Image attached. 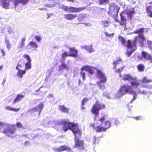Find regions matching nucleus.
I'll list each match as a JSON object with an SVG mask.
<instances>
[{"label": "nucleus", "instance_id": "obj_1", "mask_svg": "<svg viewBox=\"0 0 152 152\" xmlns=\"http://www.w3.org/2000/svg\"><path fill=\"white\" fill-rule=\"evenodd\" d=\"M107 118V115H105L99 119V121L101 122L100 124L95 126V124L93 123L91 125V126L95 130L96 132H105L111 126V124L110 121L107 120L104 122Z\"/></svg>", "mask_w": 152, "mask_h": 152}, {"label": "nucleus", "instance_id": "obj_2", "mask_svg": "<svg viewBox=\"0 0 152 152\" xmlns=\"http://www.w3.org/2000/svg\"><path fill=\"white\" fill-rule=\"evenodd\" d=\"M97 76L100 80L97 82V84L101 89H104L105 88L104 83L107 81V78L104 73L99 69L97 70Z\"/></svg>", "mask_w": 152, "mask_h": 152}, {"label": "nucleus", "instance_id": "obj_3", "mask_svg": "<svg viewBox=\"0 0 152 152\" xmlns=\"http://www.w3.org/2000/svg\"><path fill=\"white\" fill-rule=\"evenodd\" d=\"M120 7L116 4L111 3L109 5V10L107 12L109 16L114 18L118 16V11Z\"/></svg>", "mask_w": 152, "mask_h": 152}, {"label": "nucleus", "instance_id": "obj_4", "mask_svg": "<svg viewBox=\"0 0 152 152\" xmlns=\"http://www.w3.org/2000/svg\"><path fill=\"white\" fill-rule=\"evenodd\" d=\"M105 108V105L101 104L99 101H96L93 104L91 108V113L96 116H98L99 115V111Z\"/></svg>", "mask_w": 152, "mask_h": 152}, {"label": "nucleus", "instance_id": "obj_5", "mask_svg": "<svg viewBox=\"0 0 152 152\" xmlns=\"http://www.w3.org/2000/svg\"><path fill=\"white\" fill-rule=\"evenodd\" d=\"M131 90H133L130 86L127 84H124L121 86L118 93L120 96H122L128 93L130 94Z\"/></svg>", "mask_w": 152, "mask_h": 152}, {"label": "nucleus", "instance_id": "obj_6", "mask_svg": "<svg viewBox=\"0 0 152 152\" xmlns=\"http://www.w3.org/2000/svg\"><path fill=\"white\" fill-rule=\"evenodd\" d=\"M79 138H80L78 136L75 137V144L73 148H77L80 150H83L84 149V141L83 140H80Z\"/></svg>", "mask_w": 152, "mask_h": 152}, {"label": "nucleus", "instance_id": "obj_7", "mask_svg": "<svg viewBox=\"0 0 152 152\" xmlns=\"http://www.w3.org/2000/svg\"><path fill=\"white\" fill-rule=\"evenodd\" d=\"M24 61L22 59H20L19 61L17 66L16 67V69L18 70L17 73V76L20 78H22L23 75L26 73L25 70H22L20 69L23 67L22 64H23Z\"/></svg>", "mask_w": 152, "mask_h": 152}, {"label": "nucleus", "instance_id": "obj_8", "mask_svg": "<svg viewBox=\"0 0 152 152\" xmlns=\"http://www.w3.org/2000/svg\"><path fill=\"white\" fill-rule=\"evenodd\" d=\"M70 130L74 133L75 137L78 136L80 138L81 137L82 134L81 132L79 129L77 124L72 123Z\"/></svg>", "mask_w": 152, "mask_h": 152}, {"label": "nucleus", "instance_id": "obj_9", "mask_svg": "<svg viewBox=\"0 0 152 152\" xmlns=\"http://www.w3.org/2000/svg\"><path fill=\"white\" fill-rule=\"evenodd\" d=\"M138 41L137 39V37H134V40L132 41L130 40H128L127 41V44L126 46L127 48L130 49H135L136 50L137 49L136 46L137 41Z\"/></svg>", "mask_w": 152, "mask_h": 152}, {"label": "nucleus", "instance_id": "obj_10", "mask_svg": "<svg viewBox=\"0 0 152 152\" xmlns=\"http://www.w3.org/2000/svg\"><path fill=\"white\" fill-rule=\"evenodd\" d=\"M0 130L3 133L7 134V136H9L10 125L9 124L0 122Z\"/></svg>", "mask_w": 152, "mask_h": 152}, {"label": "nucleus", "instance_id": "obj_11", "mask_svg": "<svg viewBox=\"0 0 152 152\" xmlns=\"http://www.w3.org/2000/svg\"><path fill=\"white\" fill-rule=\"evenodd\" d=\"M54 150L55 152H60L65 151L70 152L72 151V148L67 145H63L60 146L58 148H54Z\"/></svg>", "mask_w": 152, "mask_h": 152}, {"label": "nucleus", "instance_id": "obj_12", "mask_svg": "<svg viewBox=\"0 0 152 152\" xmlns=\"http://www.w3.org/2000/svg\"><path fill=\"white\" fill-rule=\"evenodd\" d=\"M60 124L62 125V129L64 132H66L68 130L70 129L72 123L66 121H62Z\"/></svg>", "mask_w": 152, "mask_h": 152}, {"label": "nucleus", "instance_id": "obj_13", "mask_svg": "<svg viewBox=\"0 0 152 152\" xmlns=\"http://www.w3.org/2000/svg\"><path fill=\"white\" fill-rule=\"evenodd\" d=\"M126 13L124 12H122L120 14L121 19L119 24L121 26H126L127 19L125 16Z\"/></svg>", "mask_w": 152, "mask_h": 152}, {"label": "nucleus", "instance_id": "obj_14", "mask_svg": "<svg viewBox=\"0 0 152 152\" xmlns=\"http://www.w3.org/2000/svg\"><path fill=\"white\" fill-rule=\"evenodd\" d=\"M81 70H85L88 73H90L91 75H92L94 72L95 70L98 69L94 67L91 66H83L81 69Z\"/></svg>", "mask_w": 152, "mask_h": 152}, {"label": "nucleus", "instance_id": "obj_15", "mask_svg": "<svg viewBox=\"0 0 152 152\" xmlns=\"http://www.w3.org/2000/svg\"><path fill=\"white\" fill-rule=\"evenodd\" d=\"M23 57L25 58H26L28 61L25 64V70L26 71V70L31 69V60L30 56L26 54H24Z\"/></svg>", "mask_w": 152, "mask_h": 152}, {"label": "nucleus", "instance_id": "obj_16", "mask_svg": "<svg viewBox=\"0 0 152 152\" xmlns=\"http://www.w3.org/2000/svg\"><path fill=\"white\" fill-rule=\"evenodd\" d=\"M86 8L85 7H69V11L72 13H77L81 12L85 10Z\"/></svg>", "mask_w": 152, "mask_h": 152}, {"label": "nucleus", "instance_id": "obj_17", "mask_svg": "<svg viewBox=\"0 0 152 152\" xmlns=\"http://www.w3.org/2000/svg\"><path fill=\"white\" fill-rule=\"evenodd\" d=\"M69 55L70 57L75 58L78 56V51L75 47L70 48H69Z\"/></svg>", "mask_w": 152, "mask_h": 152}, {"label": "nucleus", "instance_id": "obj_18", "mask_svg": "<svg viewBox=\"0 0 152 152\" xmlns=\"http://www.w3.org/2000/svg\"><path fill=\"white\" fill-rule=\"evenodd\" d=\"M77 14H66L64 15V18L67 20H74L77 17Z\"/></svg>", "mask_w": 152, "mask_h": 152}, {"label": "nucleus", "instance_id": "obj_19", "mask_svg": "<svg viewBox=\"0 0 152 152\" xmlns=\"http://www.w3.org/2000/svg\"><path fill=\"white\" fill-rule=\"evenodd\" d=\"M38 47L37 44L35 42L32 41L28 44L26 48H33L34 50H36L37 48Z\"/></svg>", "mask_w": 152, "mask_h": 152}, {"label": "nucleus", "instance_id": "obj_20", "mask_svg": "<svg viewBox=\"0 0 152 152\" xmlns=\"http://www.w3.org/2000/svg\"><path fill=\"white\" fill-rule=\"evenodd\" d=\"M137 37V39L138 41H137V44H138L140 46H143V41L145 40V38L143 35H139V36H135Z\"/></svg>", "mask_w": 152, "mask_h": 152}, {"label": "nucleus", "instance_id": "obj_21", "mask_svg": "<svg viewBox=\"0 0 152 152\" xmlns=\"http://www.w3.org/2000/svg\"><path fill=\"white\" fill-rule=\"evenodd\" d=\"M145 10L148 16L152 18V4L146 6Z\"/></svg>", "mask_w": 152, "mask_h": 152}, {"label": "nucleus", "instance_id": "obj_22", "mask_svg": "<svg viewBox=\"0 0 152 152\" xmlns=\"http://www.w3.org/2000/svg\"><path fill=\"white\" fill-rule=\"evenodd\" d=\"M10 1L9 0H0L1 6L3 8L7 9L9 8Z\"/></svg>", "mask_w": 152, "mask_h": 152}, {"label": "nucleus", "instance_id": "obj_23", "mask_svg": "<svg viewBox=\"0 0 152 152\" xmlns=\"http://www.w3.org/2000/svg\"><path fill=\"white\" fill-rule=\"evenodd\" d=\"M142 57L145 59L148 60H152V56L145 52L142 51L141 52Z\"/></svg>", "mask_w": 152, "mask_h": 152}, {"label": "nucleus", "instance_id": "obj_24", "mask_svg": "<svg viewBox=\"0 0 152 152\" xmlns=\"http://www.w3.org/2000/svg\"><path fill=\"white\" fill-rule=\"evenodd\" d=\"M58 109L59 110L64 113H68L69 112V109L65 107L64 105H59Z\"/></svg>", "mask_w": 152, "mask_h": 152}, {"label": "nucleus", "instance_id": "obj_25", "mask_svg": "<svg viewBox=\"0 0 152 152\" xmlns=\"http://www.w3.org/2000/svg\"><path fill=\"white\" fill-rule=\"evenodd\" d=\"M61 64L58 66L59 71H61L65 69L67 70L69 69V68L68 67L67 65L65 64L64 62H61Z\"/></svg>", "mask_w": 152, "mask_h": 152}, {"label": "nucleus", "instance_id": "obj_26", "mask_svg": "<svg viewBox=\"0 0 152 152\" xmlns=\"http://www.w3.org/2000/svg\"><path fill=\"white\" fill-rule=\"evenodd\" d=\"M24 97L25 95H24L18 94L13 101V103H15L21 101Z\"/></svg>", "mask_w": 152, "mask_h": 152}, {"label": "nucleus", "instance_id": "obj_27", "mask_svg": "<svg viewBox=\"0 0 152 152\" xmlns=\"http://www.w3.org/2000/svg\"><path fill=\"white\" fill-rule=\"evenodd\" d=\"M135 13V12L134 10L132 11H128L126 12V14L128 15V18L130 20H131L134 17V15Z\"/></svg>", "mask_w": 152, "mask_h": 152}, {"label": "nucleus", "instance_id": "obj_28", "mask_svg": "<svg viewBox=\"0 0 152 152\" xmlns=\"http://www.w3.org/2000/svg\"><path fill=\"white\" fill-rule=\"evenodd\" d=\"M44 107L43 103H40L36 107L39 113V114L40 115Z\"/></svg>", "mask_w": 152, "mask_h": 152}, {"label": "nucleus", "instance_id": "obj_29", "mask_svg": "<svg viewBox=\"0 0 152 152\" xmlns=\"http://www.w3.org/2000/svg\"><path fill=\"white\" fill-rule=\"evenodd\" d=\"M123 79L124 81L133 80V78L132 76L129 74H124L123 75Z\"/></svg>", "mask_w": 152, "mask_h": 152}, {"label": "nucleus", "instance_id": "obj_30", "mask_svg": "<svg viewBox=\"0 0 152 152\" xmlns=\"http://www.w3.org/2000/svg\"><path fill=\"white\" fill-rule=\"evenodd\" d=\"M29 1V0H18V1H17L15 2V6H16L20 4H21L23 5H26Z\"/></svg>", "mask_w": 152, "mask_h": 152}, {"label": "nucleus", "instance_id": "obj_31", "mask_svg": "<svg viewBox=\"0 0 152 152\" xmlns=\"http://www.w3.org/2000/svg\"><path fill=\"white\" fill-rule=\"evenodd\" d=\"M83 48L88 52L91 53L94 51L93 49L92 48L91 45L90 46H84Z\"/></svg>", "mask_w": 152, "mask_h": 152}, {"label": "nucleus", "instance_id": "obj_32", "mask_svg": "<svg viewBox=\"0 0 152 152\" xmlns=\"http://www.w3.org/2000/svg\"><path fill=\"white\" fill-rule=\"evenodd\" d=\"M138 71L140 72H142L144 71L145 67L143 64H140L137 66Z\"/></svg>", "mask_w": 152, "mask_h": 152}, {"label": "nucleus", "instance_id": "obj_33", "mask_svg": "<svg viewBox=\"0 0 152 152\" xmlns=\"http://www.w3.org/2000/svg\"><path fill=\"white\" fill-rule=\"evenodd\" d=\"M26 39V38L25 37H23L21 39V43L18 45V46L19 48H22L25 46V42Z\"/></svg>", "mask_w": 152, "mask_h": 152}, {"label": "nucleus", "instance_id": "obj_34", "mask_svg": "<svg viewBox=\"0 0 152 152\" xmlns=\"http://www.w3.org/2000/svg\"><path fill=\"white\" fill-rule=\"evenodd\" d=\"M89 99L87 97L84 98L82 99L81 101V108L83 110H84L85 108L84 106L85 105V103L88 101Z\"/></svg>", "mask_w": 152, "mask_h": 152}, {"label": "nucleus", "instance_id": "obj_35", "mask_svg": "<svg viewBox=\"0 0 152 152\" xmlns=\"http://www.w3.org/2000/svg\"><path fill=\"white\" fill-rule=\"evenodd\" d=\"M141 81L143 83H149L152 82V80L148 79L146 77H142Z\"/></svg>", "mask_w": 152, "mask_h": 152}, {"label": "nucleus", "instance_id": "obj_36", "mask_svg": "<svg viewBox=\"0 0 152 152\" xmlns=\"http://www.w3.org/2000/svg\"><path fill=\"white\" fill-rule=\"evenodd\" d=\"M130 94H131L133 95V96L131 101H130L131 103H132L133 101L135 100L137 98V94L136 92L133 91L131 90L130 92Z\"/></svg>", "mask_w": 152, "mask_h": 152}, {"label": "nucleus", "instance_id": "obj_37", "mask_svg": "<svg viewBox=\"0 0 152 152\" xmlns=\"http://www.w3.org/2000/svg\"><path fill=\"white\" fill-rule=\"evenodd\" d=\"M144 31V28H140L138 30H137L134 32V33L136 34H139V35H142Z\"/></svg>", "mask_w": 152, "mask_h": 152}, {"label": "nucleus", "instance_id": "obj_38", "mask_svg": "<svg viewBox=\"0 0 152 152\" xmlns=\"http://www.w3.org/2000/svg\"><path fill=\"white\" fill-rule=\"evenodd\" d=\"M119 41L122 43V44L124 46H126V40L124 38L121 36H119L118 37Z\"/></svg>", "mask_w": 152, "mask_h": 152}, {"label": "nucleus", "instance_id": "obj_39", "mask_svg": "<svg viewBox=\"0 0 152 152\" xmlns=\"http://www.w3.org/2000/svg\"><path fill=\"white\" fill-rule=\"evenodd\" d=\"M122 61V60L120 58L118 57L117 58V59L116 61H114L113 63V64L114 66H115L114 67V69H115L116 67V65L117 64H119L120 62H121Z\"/></svg>", "mask_w": 152, "mask_h": 152}, {"label": "nucleus", "instance_id": "obj_40", "mask_svg": "<svg viewBox=\"0 0 152 152\" xmlns=\"http://www.w3.org/2000/svg\"><path fill=\"white\" fill-rule=\"evenodd\" d=\"M131 84L132 86H135L136 88L138 87L140 85V83L137 80H135L131 82Z\"/></svg>", "mask_w": 152, "mask_h": 152}, {"label": "nucleus", "instance_id": "obj_41", "mask_svg": "<svg viewBox=\"0 0 152 152\" xmlns=\"http://www.w3.org/2000/svg\"><path fill=\"white\" fill-rule=\"evenodd\" d=\"M145 88H147L148 90V92L150 94H152V85H149L148 86L144 87Z\"/></svg>", "mask_w": 152, "mask_h": 152}, {"label": "nucleus", "instance_id": "obj_42", "mask_svg": "<svg viewBox=\"0 0 152 152\" xmlns=\"http://www.w3.org/2000/svg\"><path fill=\"white\" fill-rule=\"evenodd\" d=\"M16 129V127L15 125H12L10 126V134H13L15 132Z\"/></svg>", "mask_w": 152, "mask_h": 152}, {"label": "nucleus", "instance_id": "obj_43", "mask_svg": "<svg viewBox=\"0 0 152 152\" xmlns=\"http://www.w3.org/2000/svg\"><path fill=\"white\" fill-rule=\"evenodd\" d=\"M67 56H70V55L69 54H68L67 52L66 51L63 53L61 55V57L63 59H65L66 57Z\"/></svg>", "mask_w": 152, "mask_h": 152}, {"label": "nucleus", "instance_id": "obj_44", "mask_svg": "<svg viewBox=\"0 0 152 152\" xmlns=\"http://www.w3.org/2000/svg\"><path fill=\"white\" fill-rule=\"evenodd\" d=\"M99 4L100 5H102L104 3H108L109 0H99Z\"/></svg>", "mask_w": 152, "mask_h": 152}, {"label": "nucleus", "instance_id": "obj_45", "mask_svg": "<svg viewBox=\"0 0 152 152\" xmlns=\"http://www.w3.org/2000/svg\"><path fill=\"white\" fill-rule=\"evenodd\" d=\"M81 70V71L80 72V75L82 76L83 79L84 80H85L86 79V74L85 72L83 71L84 70Z\"/></svg>", "mask_w": 152, "mask_h": 152}, {"label": "nucleus", "instance_id": "obj_46", "mask_svg": "<svg viewBox=\"0 0 152 152\" xmlns=\"http://www.w3.org/2000/svg\"><path fill=\"white\" fill-rule=\"evenodd\" d=\"M62 9L65 12H68L69 10V7L67 6L63 5L62 6Z\"/></svg>", "mask_w": 152, "mask_h": 152}, {"label": "nucleus", "instance_id": "obj_47", "mask_svg": "<svg viewBox=\"0 0 152 152\" xmlns=\"http://www.w3.org/2000/svg\"><path fill=\"white\" fill-rule=\"evenodd\" d=\"M54 1V0H51L50 1V4H48V6L50 7H53L56 4V3H57L55 2Z\"/></svg>", "mask_w": 152, "mask_h": 152}, {"label": "nucleus", "instance_id": "obj_48", "mask_svg": "<svg viewBox=\"0 0 152 152\" xmlns=\"http://www.w3.org/2000/svg\"><path fill=\"white\" fill-rule=\"evenodd\" d=\"M130 51H128L126 53V54L128 57L130 56L132 53L134 52L135 50V49H131Z\"/></svg>", "mask_w": 152, "mask_h": 152}, {"label": "nucleus", "instance_id": "obj_49", "mask_svg": "<svg viewBox=\"0 0 152 152\" xmlns=\"http://www.w3.org/2000/svg\"><path fill=\"white\" fill-rule=\"evenodd\" d=\"M147 44L149 49L152 51V42L150 41H147Z\"/></svg>", "mask_w": 152, "mask_h": 152}, {"label": "nucleus", "instance_id": "obj_50", "mask_svg": "<svg viewBox=\"0 0 152 152\" xmlns=\"http://www.w3.org/2000/svg\"><path fill=\"white\" fill-rule=\"evenodd\" d=\"M9 39L8 37H6L5 39V43L7 45V47L9 48Z\"/></svg>", "mask_w": 152, "mask_h": 152}, {"label": "nucleus", "instance_id": "obj_51", "mask_svg": "<svg viewBox=\"0 0 152 152\" xmlns=\"http://www.w3.org/2000/svg\"><path fill=\"white\" fill-rule=\"evenodd\" d=\"M104 34L106 36L109 37H113L114 35V34L113 33L109 34L107 32H105Z\"/></svg>", "mask_w": 152, "mask_h": 152}, {"label": "nucleus", "instance_id": "obj_52", "mask_svg": "<svg viewBox=\"0 0 152 152\" xmlns=\"http://www.w3.org/2000/svg\"><path fill=\"white\" fill-rule=\"evenodd\" d=\"M35 38L36 40L38 42H40L42 39L41 37L39 36H36L35 37Z\"/></svg>", "mask_w": 152, "mask_h": 152}, {"label": "nucleus", "instance_id": "obj_53", "mask_svg": "<svg viewBox=\"0 0 152 152\" xmlns=\"http://www.w3.org/2000/svg\"><path fill=\"white\" fill-rule=\"evenodd\" d=\"M16 125L19 128H23V126L22 124L20 122H17L16 124Z\"/></svg>", "mask_w": 152, "mask_h": 152}, {"label": "nucleus", "instance_id": "obj_54", "mask_svg": "<svg viewBox=\"0 0 152 152\" xmlns=\"http://www.w3.org/2000/svg\"><path fill=\"white\" fill-rule=\"evenodd\" d=\"M102 22L105 27H107L109 25V22L108 21H103Z\"/></svg>", "mask_w": 152, "mask_h": 152}, {"label": "nucleus", "instance_id": "obj_55", "mask_svg": "<svg viewBox=\"0 0 152 152\" xmlns=\"http://www.w3.org/2000/svg\"><path fill=\"white\" fill-rule=\"evenodd\" d=\"M20 108H10V110L15 112H17L18 111L20 110Z\"/></svg>", "mask_w": 152, "mask_h": 152}, {"label": "nucleus", "instance_id": "obj_56", "mask_svg": "<svg viewBox=\"0 0 152 152\" xmlns=\"http://www.w3.org/2000/svg\"><path fill=\"white\" fill-rule=\"evenodd\" d=\"M86 15V14H83L82 16H81L80 17H79L77 18V20H78L79 21L81 22L82 19L80 18H85V16Z\"/></svg>", "mask_w": 152, "mask_h": 152}, {"label": "nucleus", "instance_id": "obj_57", "mask_svg": "<svg viewBox=\"0 0 152 152\" xmlns=\"http://www.w3.org/2000/svg\"><path fill=\"white\" fill-rule=\"evenodd\" d=\"M30 110L32 112H38L36 107L31 109Z\"/></svg>", "mask_w": 152, "mask_h": 152}, {"label": "nucleus", "instance_id": "obj_58", "mask_svg": "<svg viewBox=\"0 0 152 152\" xmlns=\"http://www.w3.org/2000/svg\"><path fill=\"white\" fill-rule=\"evenodd\" d=\"M114 123V124L115 125H118L119 124V121L118 120L116 119L115 120Z\"/></svg>", "mask_w": 152, "mask_h": 152}, {"label": "nucleus", "instance_id": "obj_59", "mask_svg": "<svg viewBox=\"0 0 152 152\" xmlns=\"http://www.w3.org/2000/svg\"><path fill=\"white\" fill-rule=\"evenodd\" d=\"M133 118L135 119L136 120H139L141 119V117L140 116H136V117H133Z\"/></svg>", "mask_w": 152, "mask_h": 152}, {"label": "nucleus", "instance_id": "obj_60", "mask_svg": "<svg viewBox=\"0 0 152 152\" xmlns=\"http://www.w3.org/2000/svg\"><path fill=\"white\" fill-rule=\"evenodd\" d=\"M123 69V68L118 69L117 70H116V72H118L119 73H120L122 71Z\"/></svg>", "mask_w": 152, "mask_h": 152}, {"label": "nucleus", "instance_id": "obj_61", "mask_svg": "<svg viewBox=\"0 0 152 152\" xmlns=\"http://www.w3.org/2000/svg\"><path fill=\"white\" fill-rule=\"evenodd\" d=\"M29 143V142L28 141H26L24 143V145L25 146L28 145Z\"/></svg>", "mask_w": 152, "mask_h": 152}, {"label": "nucleus", "instance_id": "obj_62", "mask_svg": "<svg viewBox=\"0 0 152 152\" xmlns=\"http://www.w3.org/2000/svg\"><path fill=\"white\" fill-rule=\"evenodd\" d=\"M53 15L52 14H47L48 17H47V19L49 18L51 16Z\"/></svg>", "mask_w": 152, "mask_h": 152}, {"label": "nucleus", "instance_id": "obj_63", "mask_svg": "<svg viewBox=\"0 0 152 152\" xmlns=\"http://www.w3.org/2000/svg\"><path fill=\"white\" fill-rule=\"evenodd\" d=\"M141 94H146V91L145 90H143L142 92L140 93Z\"/></svg>", "mask_w": 152, "mask_h": 152}, {"label": "nucleus", "instance_id": "obj_64", "mask_svg": "<svg viewBox=\"0 0 152 152\" xmlns=\"http://www.w3.org/2000/svg\"><path fill=\"white\" fill-rule=\"evenodd\" d=\"M1 52L2 53L3 56H4L5 55V52H4V50L3 49H1Z\"/></svg>", "mask_w": 152, "mask_h": 152}]
</instances>
